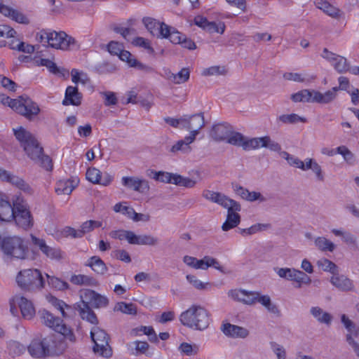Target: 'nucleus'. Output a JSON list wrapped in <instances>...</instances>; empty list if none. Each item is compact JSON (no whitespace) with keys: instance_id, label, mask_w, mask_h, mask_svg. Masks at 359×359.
<instances>
[{"instance_id":"cd10ccee","label":"nucleus","mask_w":359,"mask_h":359,"mask_svg":"<svg viewBox=\"0 0 359 359\" xmlns=\"http://www.w3.org/2000/svg\"><path fill=\"white\" fill-rule=\"evenodd\" d=\"M79 180L77 179L61 180L56 183L55 192L57 195H70L73 190L77 187Z\"/></svg>"},{"instance_id":"49530a36","label":"nucleus","mask_w":359,"mask_h":359,"mask_svg":"<svg viewBox=\"0 0 359 359\" xmlns=\"http://www.w3.org/2000/svg\"><path fill=\"white\" fill-rule=\"evenodd\" d=\"M312 90L303 89L291 95V100L294 102H312Z\"/></svg>"},{"instance_id":"6e6552de","label":"nucleus","mask_w":359,"mask_h":359,"mask_svg":"<svg viewBox=\"0 0 359 359\" xmlns=\"http://www.w3.org/2000/svg\"><path fill=\"white\" fill-rule=\"evenodd\" d=\"M27 155L36 163L47 170L53 168L52 161L49 156L44 155L43 148L40 146L36 139L28 142L22 147Z\"/></svg>"},{"instance_id":"c756f323","label":"nucleus","mask_w":359,"mask_h":359,"mask_svg":"<svg viewBox=\"0 0 359 359\" xmlns=\"http://www.w3.org/2000/svg\"><path fill=\"white\" fill-rule=\"evenodd\" d=\"M118 57L121 60L126 62L130 67H136L146 72H153V69L151 67L138 62L128 50H122Z\"/></svg>"},{"instance_id":"8fccbe9b","label":"nucleus","mask_w":359,"mask_h":359,"mask_svg":"<svg viewBox=\"0 0 359 359\" xmlns=\"http://www.w3.org/2000/svg\"><path fill=\"white\" fill-rule=\"evenodd\" d=\"M283 77L284 79L294 82H311L316 79V76L312 75L309 79H306L302 74L294 72H285L283 74Z\"/></svg>"},{"instance_id":"7c9ffc66","label":"nucleus","mask_w":359,"mask_h":359,"mask_svg":"<svg viewBox=\"0 0 359 359\" xmlns=\"http://www.w3.org/2000/svg\"><path fill=\"white\" fill-rule=\"evenodd\" d=\"M231 127L228 124H217L210 131L211 137L216 142L226 141Z\"/></svg>"},{"instance_id":"0eeeda50","label":"nucleus","mask_w":359,"mask_h":359,"mask_svg":"<svg viewBox=\"0 0 359 359\" xmlns=\"http://www.w3.org/2000/svg\"><path fill=\"white\" fill-rule=\"evenodd\" d=\"M90 337L95 344L93 351L98 356L111 358L112 349L109 345V337L104 330L98 327H94L90 331Z\"/></svg>"},{"instance_id":"2f4dec72","label":"nucleus","mask_w":359,"mask_h":359,"mask_svg":"<svg viewBox=\"0 0 359 359\" xmlns=\"http://www.w3.org/2000/svg\"><path fill=\"white\" fill-rule=\"evenodd\" d=\"M28 351L32 357L45 358L48 356V350L43 343L39 339H34L28 346Z\"/></svg>"},{"instance_id":"a211bd4d","label":"nucleus","mask_w":359,"mask_h":359,"mask_svg":"<svg viewBox=\"0 0 359 359\" xmlns=\"http://www.w3.org/2000/svg\"><path fill=\"white\" fill-rule=\"evenodd\" d=\"M86 179L93 184H98L107 187L111 184L113 180V177L109 173H104L102 176V172L100 170L95 168H90L87 170Z\"/></svg>"},{"instance_id":"4468645a","label":"nucleus","mask_w":359,"mask_h":359,"mask_svg":"<svg viewBox=\"0 0 359 359\" xmlns=\"http://www.w3.org/2000/svg\"><path fill=\"white\" fill-rule=\"evenodd\" d=\"M81 299L90 303L95 308L105 307L109 304L107 297L101 295L94 290L85 289L80 291Z\"/></svg>"},{"instance_id":"f03ea898","label":"nucleus","mask_w":359,"mask_h":359,"mask_svg":"<svg viewBox=\"0 0 359 359\" xmlns=\"http://www.w3.org/2000/svg\"><path fill=\"white\" fill-rule=\"evenodd\" d=\"M0 102L29 121L34 120L41 111L39 105L27 96H19L15 99H11L8 96L1 95Z\"/></svg>"},{"instance_id":"603ef678","label":"nucleus","mask_w":359,"mask_h":359,"mask_svg":"<svg viewBox=\"0 0 359 359\" xmlns=\"http://www.w3.org/2000/svg\"><path fill=\"white\" fill-rule=\"evenodd\" d=\"M314 243L316 248L321 251L332 252L335 248L334 244L325 237L316 238Z\"/></svg>"},{"instance_id":"3c124183","label":"nucleus","mask_w":359,"mask_h":359,"mask_svg":"<svg viewBox=\"0 0 359 359\" xmlns=\"http://www.w3.org/2000/svg\"><path fill=\"white\" fill-rule=\"evenodd\" d=\"M114 311L128 315L137 314V307L135 304L123 302H118L114 306Z\"/></svg>"},{"instance_id":"bf43d9fd","label":"nucleus","mask_w":359,"mask_h":359,"mask_svg":"<svg viewBox=\"0 0 359 359\" xmlns=\"http://www.w3.org/2000/svg\"><path fill=\"white\" fill-rule=\"evenodd\" d=\"M334 69L339 73L349 72L350 67L346 57L339 55L332 64Z\"/></svg>"},{"instance_id":"c03bdc74","label":"nucleus","mask_w":359,"mask_h":359,"mask_svg":"<svg viewBox=\"0 0 359 359\" xmlns=\"http://www.w3.org/2000/svg\"><path fill=\"white\" fill-rule=\"evenodd\" d=\"M175 174L163 171L149 170L147 175L156 181L173 184Z\"/></svg>"},{"instance_id":"4be33fe9","label":"nucleus","mask_w":359,"mask_h":359,"mask_svg":"<svg viewBox=\"0 0 359 359\" xmlns=\"http://www.w3.org/2000/svg\"><path fill=\"white\" fill-rule=\"evenodd\" d=\"M121 181L124 187L133 189L135 191L143 193L149 190V182L143 179L135 177H123Z\"/></svg>"},{"instance_id":"39448f33","label":"nucleus","mask_w":359,"mask_h":359,"mask_svg":"<svg viewBox=\"0 0 359 359\" xmlns=\"http://www.w3.org/2000/svg\"><path fill=\"white\" fill-rule=\"evenodd\" d=\"M14 213L13 219L19 227L25 230L32 228L34 223V217L29 205L22 198H17L14 201Z\"/></svg>"},{"instance_id":"c9c22d12","label":"nucleus","mask_w":359,"mask_h":359,"mask_svg":"<svg viewBox=\"0 0 359 359\" xmlns=\"http://www.w3.org/2000/svg\"><path fill=\"white\" fill-rule=\"evenodd\" d=\"M13 133L15 138L20 142L21 147H24L25 144H27L28 142L36 139V137L29 131L22 126L13 128Z\"/></svg>"},{"instance_id":"9b49d317","label":"nucleus","mask_w":359,"mask_h":359,"mask_svg":"<svg viewBox=\"0 0 359 359\" xmlns=\"http://www.w3.org/2000/svg\"><path fill=\"white\" fill-rule=\"evenodd\" d=\"M202 195L205 199L217 203L227 210L234 209L236 210H241V205L236 201L219 192L204 190Z\"/></svg>"},{"instance_id":"412c9836","label":"nucleus","mask_w":359,"mask_h":359,"mask_svg":"<svg viewBox=\"0 0 359 359\" xmlns=\"http://www.w3.org/2000/svg\"><path fill=\"white\" fill-rule=\"evenodd\" d=\"M229 295L236 301L242 302L245 304L252 305L256 303L257 292L236 289L231 290L229 292Z\"/></svg>"},{"instance_id":"aec40b11","label":"nucleus","mask_w":359,"mask_h":359,"mask_svg":"<svg viewBox=\"0 0 359 359\" xmlns=\"http://www.w3.org/2000/svg\"><path fill=\"white\" fill-rule=\"evenodd\" d=\"M312 102L319 104H327L332 102L337 97V88H332L324 93L312 89Z\"/></svg>"},{"instance_id":"9d476101","label":"nucleus","mask_w":359,"mask_h":359,"mask_svg":"<svg viewBox=\"0 0 359 359\" xmlns=\"http://www.w3.org/2000/svg\"><path fill=\"white\" fill-rule=\"evenodd\" d=\"M182 129L189 131L188 140L195 141L200 130L205 126L204 117L201 114H196L191 116L184 115L182 116Z\"/></svg>"},{"instance_id":"58836bf2","label":"nucleus","mask_w":359,"mask_h":359,"mask_svg":"<svg viewBox=\"0 0 359 359\" xmlns=\"http://www.w3.org/2000/svg\"><path fill=\"white\" fill-rule=\"evenodd\" d=\"M86 266L91 268L94 272L99 275H103L107 271V267L106 264L97 256L91 257Z\"/></svg>"},{"instance_id":"20e7f679","label":"nucleus","mask_w":359,"mask_h":359,"mask_svg":"<svg viewBox=\"0 0 359 359\" xmlns=\"http://www.w3.org/2000/svg\"><path fill=\"white\" fill-rule=\"evenodd\" d=\"M36 39L41 43H47L50 47L62 50L67 49L74 43V39L63 32L41 30L36 33Z\"/></svg>"},{"instance_id":"c85d7f7f","label":"nucleus","mask_w":359,"mask_h":359,"mask_svg":"<svg viewBox=\"0 0 359 359\" xmlns=\"http://www.w3.org/2000/svg\"><path fill=\"white\" fill-rule=\"evenodd\" d=\"M82 95L79 92L78 88L68 86L66 89L65 99L62 101L64 105L79 106L81 103Z\"/></svg>"},{"instance_id":"79ce46f5","label":"nucleus","mask_w":359,"mask_h":359,"mask_svg":"<svg viewBox=\"0 0 359 359\" xmlns=\"http://www.w3.org/2000/svg\"><path fill=\"white\" fill-rule=\"evenodd\" d=\"M308 170H312V172L315 174L317 180L320 182H323L325 180V175L323 171L322 167L313 158H306L305 171Z\"/></svg>"},{"instance_id":"338daca9","label":"nucleus","mask_w":359,"mask_h":359,"mask_svg":"<svg viewBox=\"0 0 359 359\" xmlns=\"http://www.w3.org/2000/svg\"><path fill=\"white\" fill-rule=\"evenodd\" d=\"M113 210L114 212H121L129 218H130L132 214H134V209L132 207L126 205V202L116 203L114 206Z\"/></svg>"},{"instance_id":"774afa93","label":"nucleus","mask_w":359,"mask_h":359,"mask_svg":"<svg viewBox=\"0 0 359 359\" xmlns=\"http://www.w3.org/2000/svg\"><path fill=\"white\" fill-rule=\"evenodd\" d=\"M179 349L187 356H195L198 351V347L196 345H191L185 342L181 344Z\"/></svg>"},{"instance_id":"6ab92c4d","label":"nucleus","mask_w":359,"mask_h":359,"mask_svg":"<svg viewBox=\"0 0 359 359\" xmlns=\"http://www.w3.org/2000/svg\"><path fill=\"white\" fill-rule=\"evenodd\" d=\"M314 4L316 8L333 19L339 20L344 18V13L339 8L326 0H315Z\"/></svg>"},{"instance_id":"f3484780","label":"nucleus","mask_w":359,"mask_h":359,"mask_svg":"<svg viewBox=\"0 0 359 359\" xmlns=\"http://www.w3.org/2000/svg\"><path fill=\"white\" fill-rule=\"evenodd\" d=\"M194 23L210 33H219L222 34L225 30V24L223 22H210L206 18L198 15L194 18Z\"/></svg>"},{"instance_id":"423d86ee","label":"nucleus","mask_w":359,"mask_h":359,"mask_svg":"<svg viewBox=\"0 0 359 359\" xmlns=\"http://www.w3.org/2000/svg\"><path fill=\"white\" fill-rule=\"evenodd\" d=\"M1 249L8 256L20 259H25L28 253V248L18 236L4 238L1 242Z\"/></svg>"},{"instance_id":"de8ad7c7","label":"nucleus","mask_w":359,"mask_h":359,"mask_svg":"<svg viewBox=\"0 0 359 359\" xmlns=\"http://www.w3.org/2000/svg\"><path fill=\"white\" fill-rule=\"evenodd\" d=\"M142 22L147 29V30L152 34L156 35L158 37H161L159 36L160 27L162 23H160L156 20L146 17L142 19Z\"/></svg>"},{"instance_id":"dca6fc26","label":"nucleus","mask_w":359,"mask_h":359,"mask_svg":"<svg viewBox=\"0 0 359 359\" xmlns=\"http://www.w3.org/2000/svg\"><path fill=\"white\" fill-rule=\"evenodd\" d=\"M0 13L19 24L28 25L30 22L29 18L24 13L1 2H0Z\"/></svg>"},{"instance_id":"e2e57ef3","label":"nucleus","mask_w":359,"mask_h":359,"mask_svg":"<svg viewBox=\"0 0 359 359\" xmlns=\"http://www.w3.org/2000/svg\"><path fill=\"white\" fill-rule=\"evenodd\" d=\"M173 184L177 186L191 188L196 185V182L192 179L184 177L180 175L175 174Z\"/></svg>"},{"instance_id":"b1692460","label":"nucleus","mask_w":359,"mask_h":359,"mask_svg":"<svg viewBox=\"0 0 359 359\" xmlns=\"http://www.w3.org/2000/svg\"><path fill=\"white\" fill-rule=\"evenodd\" d=\"M159 36L161 38L168 39L172 43L180 44L184 34L176 30L175 28L162 22L160 27Z\"/></svg>"},{"instance_id":"393cba45","label":"nucleus","mask_w":359,"mask_h":359,"mask_svg":"<svg viewBox=\"0 0 359 359\" xmlns=\"http://www.w3.org/2000/svg\"><path fill=\"white\" fill-rule=\"evenodd\" d=\"M221 329L226 336L232 338L244 339L249 335V331L246 328L231 323L223 324Z\"/></svg>"},{"instance_id":"a878e982","label":"nucleus","mask_w":359,"mask_h":359,"mask_svg":"<svg viewBox=\"0 0 359 359\" xmlns=\"http://www.w3.org/2000/svg\"><path fill=\"white\" fill-rule=\"evenodd\" d=\"M76 309L83 320H85L91 324L97 325L98 320L94 311L88 305V302L81 299L80 303L76 304Z\"/></svg>"},{"instance_id":"5701e85b","label":"nucleus","mask_w":359,"mask_h":359,"mask_svg":"<svg viewBox=\"0 0 359 359\" xmlns=\"http://www.w3.org/2000/svg\"><path fill=\"white\" fill-rule=\"evenodd\" d=\"M251 142L250 144L252 149L266 147L273 151H280L281 150V146L278 142L272 140L269 136L252 138Z\"/></svg>"},{"instance_id":"052dcab7","label":"nucleus","mask_w":359,"mask_h":359,"mask_svg":"<svg viewBox=\"0 0 359 359\" xmlns=\"http://www.w3.org/2000/svg\"><path fill=\"white\" fill-rule=\"evenodd\" d=\"M46 277L48 285L53 287L60 290H66L69 287V285L67 282L62 281L56 277L50 276L48 274H46Z\"/></svg>"},{"instance_id":"5fc2aeb1","label":"nucleus","mask_w":359,"mask_h":359,"mask_svg":"<svg viewBox=\"0 0 359 359\" xmlns=\"http://www.w3.org/2000/svg\"><path fill=\"white\" fill-rule=\"evenodd\" d=\"M256 302H259L265 306L267 310L273 313H278V309L276 306L271 303L270 297L268 295H261L257 292V297L256 298Z\"/></svg>"},{"instance_id":"473e14b6","label":"nucleus","mask_w":359,"mask_h":359,"mask_svg":"<svg viewBox=\"0 0 359 359\" xmlns=\"http://www.w3.org/2000/svg\"><path fill=\"white\" fill-rule=\"evenodd\" d=\"M14 213V201L13 205L6 200H0V221L11 222L13 219Z\"/></svg>"},{"instance_id":"13d9d810","label":"nucleus","mask_w":359,"mask_h":359,"mask_svg":"<svg viewBox=\"0 0 359 359\" xmlns=\"http://www.w3.org/2000/svg\"><path fill=\"white\" fill-rule=\"evenodd\" d=\"M283 156L287 161L290 165L293 166L297 168H299L303 171H305V166L306 164V158L304 161H301L299 158L290 155L288 153L284 151L283 153Z\"/></svg>"},{"instance_id":"f8f14e48","label":"nucleus","mask_w":359,"mask_h":359,"mask_svg":"<svg viewBox=\"0 0 359 359\" xmlns=\"http://www.w3.org/2000/svg\"><path fill=\"white\" fill-rule=\"evenodd\" d=\"M11 306H18L24 318L30 320L36 314V310L32 302L23 296H14L11 299ZM11 309L13 311L12 307Z\"/></svg>"},{"instance_id":"09e8293b","label":"nucleus","mask_w":359,"mask_h":359,"mask_svg":"<svg viewBox=\"0 0 359 359\" xmlns=\"http://www.w3.org/2000/svg\"><path fill=\"white\" fill-rule=\"evenodd\" d=\"M311 313L320 323L329 325L332 321V316L323 311V309L319 307H312L311 309Z\"/></svg>"},{"instance_id":"4c0bfd02","label":"nucleus","mask_w":359,"mask_h":359,"mask_svg":"<svg viewBox=\"0 0 359 359\" xmlns=\"http://www.w3.org/2000/svg\"><path fill=\"white\" fill-rule=\"evenodd\" d=\"M38 66H45L54 74L65 76L69 74L68 70L58 67L56 64L48 59H40L36 61Z\"/></svg>"},{"instance_id":"f704fd0d","label":"nucleus","mask_w":359,"mask_h":359,"mask_svg":"<svg viewBox=\"0 0 359 359\" xmlns=\"http://www.w3.org/2000/svg\"><path fill=\"white\" fill-rule=\"evenodd\" d=\"M239 210H236L234 209H228L226 220L222 226L223 231H229L239 224L241 222V217L237 212Z\"/></svg>"},{"instance_id":"6e6d98bb","label":"nucleus","mask_w":359,"mask_h":359,"mask_svg":"<svg viewBox=\"0 0 359 359\" xmlns=\"http://www.w3.org/2000/svg\"><path fill=\"white\" fill-rule=\"evenodd\" d=\"M46 299L52 306L61 312L64 318L67 316L65 312V309H69V306L67 304H66L63 301L57 299L56 297L51 295L47 296Z\"/></svg>"},{"instance_id":"e433bc0d","label":"nucleus","mask_w":359,"mask_h":359,"mask_svg":"<svg viewBox=\"0 0 359 359\" xmlns=\"http://www.w3.org/2000/svg\"><path fill=\"white\" fill-rule=\"evenodd\" d=\"M331 283L341 290H351L353 287V283L349 278L336 273L331 278Z\"/></svg>"},{"instance_id":"bb28decb","label":"nucleus","mask_w":359,"mask_h":359,"mask_svg":"<svg viewBox=\"0 0 359 359\" xmlns=\"http://www.w3.org/2000/svg\"><path fill=\"white\" fill-rule=\"evenodd\" d=\"M251 139H248L243 136L241 133L234 132L232 128L228 135L226 142L230 144L243 147L244 150H252V147L250 146Z\"/></svg>"},{"instance_id":"f257e3e1","label":"nucleus","mask_w":359,"mask_h":359,"mask_svg":"<svg viewBox=\"0 0 359 359\" xmlns=\"http://www.w3.org/2000/svg\"><path fill=\"white\" fill-rule=\"evenodd\" d=\"M182 325L196 330H204L211 322V314L200 305H192L180 316Z\"/></svg>"},{"instance_id":"4d7b16f0","label":"nucleus","mask_w":359,"mask_h":359,"mask_svg":"<svg viewBox=\"0 0 359 359\" xmlns=\"http://www.w3.org/2000/svg\"><path fill=\"white\" fill-rule=\"evenodd\" d=\"M102 226V222L97 220H88L83 222L81 228L79 229L80 233H82V237L84 234L87 233H90L93 231L96 228L101 227Z\"/></svg>"},{"instance_id":"a18cd8bd","label":"nucleus","mask_w":359,"mask_h":359,"mask_svg":"<svg viewBox=\"0 0 359 359\" xmlns=\"http://www.w3.org/2000/svg\"><path fill=\"white\" fill-rule=\"evenodd\" d=\"M290 280L297 283L296 287H301L303 285H309L311 283V278L304 272L293 269Z\"/></svg>"},{"instance_id":"ddd939ff","label":"nucleus","mask_w":359,"mask_h":359,"mask_svg":"<svg viewBox=\"0 0 359 359\" xmlns=\"http://www.w3.org/2000/svg\"><path fill=\"white\" fill-rule=\"evenodd\" d=\"M0 180L15 186L29 195H32L34 194L33 189L22 178L13 175L10 172L1 168H0Z\"/></svg>"},{"instance_id":"2eb2a0df","label":"nucleus","mask_w":359,"mask_h":359,"mask_svg":"<svg viewBox=\"0 0 359 359\" xmlns=\"http://www.w3.org/2000/svg\"><path fill=\"white\" fill-rule=\"evenodd\" d=\"M30 237L32 244L37 247L48 258L51 259H62V252L60 249L48 245L43 239L39 238L33 234H31Z\"/></svg>"},{"instance_id":"680f3d73","label":"nucleus","mask_w":359,"mask_h":359,"mask_svg":"<svg viewBox=\"0 0 359 359\" xmlns=\"http://www.w3.org/2000/svg\"><path fill=\"white\" fill-rule=\"evenodd\" d=\"M271 227L269 224H256L250 228L242 229L241 233L243 236H249L259 231L266 230Z\"/></svg>"},{"instance_id":"ea45409f","label":"nucleus","mask_w":359,"mask_h":359,"mask_svg":"<svg viewBox=\"0 0 359 359\" xmlns=\"http://www.w3.org/2000/svg\"><path fill=\"white\" fill-rule=\"evenodd\" d=\"M69 280L72 284L76 285L97 286L98 285L95 278L83 274H74Z\"/></svg>"},{"instance_id":"0e129e2a","label":"nucleus","mask_w":359,"mask_h":359,"mask_svg":"<svg viewBox=\"0 0 359 359\" xmlns=\"http://www.w3.org/2000/svg\"><path fill=\"white\" fill-rule=\"evenodd\" d=\"M173 184L177 186L191 188L196 185V182L192 179L184 177L180 175L175 174Z\"/></svg>"},{"instance_id":"864d4df0","label":"nucleus","mask_w":359,"mask_h":359,"mask_svg":"<svg viewBox=\"0 0 359 359\" xmlns=\"http://www.w3.org/2000/svg\"><path fill=\"white\" fill-rule=\"evenodd\" d=\"M278 120L285 124H294L298 122L306 123L307 121L305 117H302L296 114H283L278 118Z\"/></svg>"},{"instance_id":"72a5a7b5","label":"nucleus","mask_w":359,"mask_h":359,"mask_svg":"<svg viewBox=\"0 0 359 359\" xmlns=\"http://www.w3.org/2000/svg\"><path fill=\"white\" fill-rule=\"evenodd\" d=\"M210 266L214 267L219 271L224 272V268L219 262L215 258L209 256H205L201 259H197L195 269L206 270Z\"/></svg>"},{"instance_id":"69168bd1","label":"nucleus","mask_w":359,"mask_h":359,"mask_svg":"<svg viewBox=\"0 0 359 359\" xmlns=\"http://www.w3.org/2000/svg\"><path fill=\"white\" fill-rule=\"evenodd\" d=\"M317 264L319 268L325 271H329L335 274L337 266L334 263L327 259H321L318 261Z\"/></svg>"},{"instance_id":"1a4fd4ad","label":"nucleus","mask_w":359,"mask_h":359,"mask_svg":"<svg viewBox=\"0 0 359 359\" xmlns=\"http://www.w3.org/2000/svg\"><path fill=\"white\" fill-rule=\"evenodd\" d=\"M41 322L43 324L62 334L70 341L74 340V336L72 330L62 323V320L54 316L47 311H43L41 314Z\"/></svg>"},{"instance_id":"a19ab883","label":"nucleus","mask_w":359,"mask_h":359,"mask_svg":"<svg viewBox=\"0 0 359 359\" xmlns=\"http://www.w3.org/2000/svg\"><path fill=\"white\" fill-rule=\"evenodd\" d=\"M190 72L188 68H183L177 74L170 72L166 74L167 79L175 84H181L187 81L189 79Z\"/></svg>"},{"instance_id":"37998d69","label":"nucleus","mask_w":359,"mask_h":359,"mask_svg":"<svg viewBox=\"0 0 359 359\" xmlns=\"http://www.w3.org/2000/svg\"><path fill=\"white\" fill-rule=\"evenodd\" d=\"M194 141L188 140V136L185 137L184 139L178 140L176 142L170 149V152L172 154H177L179 151L183 153H189L191 151L190 144Z\"/></svg>"},{"instance_id":"7ed1b4c3","label":"nucleus","mask_w":359,"mask_h":359,"mask_svg":"<svg viewBox=\"0 0 359 359\" xmlns=\"http://www.w3.org/2000/svg\"><path fill=\"white\" fill-rule=\"evenodd\" d=\"M18 285L25 291L41 290L45 286V280L41 272L36 269H23L16 276Z\"/></svg>"}]
</instances>
